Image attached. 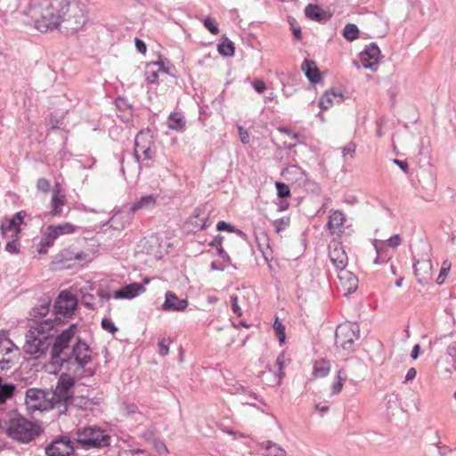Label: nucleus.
I'll return each mask as SVG.
<instances>
[{"instance_id":"nucleus-1","label":"nucleus","mask_w":456,"mask_h":456,"mask_svg":"<svg viewBox=\"0 0 456 456\" xmlns=\"http://www.w3.org/2000/svg\"><path fill=\"white\" fill-rule=\"evenodd\" d=\"M51 299L50 297H44L40 300V305L34 307L30 311L31 320L37 323L36 327H30L26 334V341L23 346L25 354L34 355L35 358H39L45 354L51 347V357L53 363L60 364L69 362L70 357L65 353V349L77 332V325L72 324L68 329L64 330L61 334L56 336L54 330V322L53 319L43 318L49 313Z\"/></svg>"},{"instance_id":"nucleus-2","label":"nucleus","mask_w":456,"mask_h":456,"mask_svg":"<svg viewBox=\"0 0 456 456\" xmlns=\"http://www.w3.org/2000/svg\"><path fill=\"white\" fill-rule=\"evenodd\" d=\"M30 16L36 28L46 33L58 29L65 36L78 32L86 22V6L77 1L31 0Z\"/></svg>"},{"instance_id":"nucleus-3","label":"nucleus","mask_w":456,"mask_h":456,"mask_svg":"<svg viewBox=\"0 0 456 456\" xmlns=\"http://www.w3.org/2000/svg\"><path fill=\"white\" fill-rule=\"evenodd\" d=\"M6 434L12 439L28 443L38 436L40 431L33 422L18 413H13L10 416Z\"/></svg>"},{"instance_id":"nucleus-4","label":"nucleus","mask_w":456,"mask_h":456,"mask_svg":"<svg viewBox=\"0 0 456 456\" xmlns=\"http://www.w3.org/2000/svg\"><path fill=\"white\" fill-rule=\"evenodd\" d=\"M77 441L85 450L102 449L110 445L111 436L104 429L89 426L77 430Z\"/></svg>"},{"instance_id":"nucleus-5","label":"nucleus","mask_w":456,"mask_h":456,"mask_svg":"<svg viewBox=\"0 0 456 456\" xmlns=\"http://www.w3.org/2000/svg\"><path fill=\"white\" fill-rule=\"evenodd\" d=\"M74 385L73 378L68 374H62L59 378L55 389L50 393L54 406H59V408L63 407V409H59L61 413H65L68 404L72 402Z\"/></svg>"},{"instance_id":"nucleus-6","label":"nucleus","mask_w":456,"mask_h":456,"mask_svg":"<svg viewBox=\"0 0 456 456\" xmlns=\"http://www.w3.org/2000/svg\"><path fill=\"white\" fill-rule=\"evenodd\" d=\"M360 337L358 324L346 322L339 324L335 331V344L347 353L354 351V341Z\"/></svg>"},{"instance_id":"nucleus-7","label":"nucleus","mask_w":456,"mask_h":456,"mask_svg":"<svg viewBox=\"0 0 456 456\" xmlns=\"http://www.w3.org/2000/svg\"><path fill=\"white\" fill-rule=\"evenodd\" d=\"M77 305V298L69 291H61L54 303L53 314L55 315L53 322L58 324L61 317H69L74 314Z\"/></svg>"},{"instance_id":"nucleus-8","label":"nucleus","mask_w":456,"mask_h":456,"mask_svg":"<svg viewBox=\"0 0 456 456\" xmlns=\"http://www.w3.org/2000/svg\"><path fill=\"white\" fill-rule=\"evenodd\" d=\"M50 393H46L42 389L28 388L26 392V404L32 411H46L55 408Z\"/></svg>"},{"instance_id":"nucleus-9","label":"nucleus","mask_w":456,"mask_h":456,"mask_svg":"<svg viewBox=\"0 0 456 456\" xmlns=\"http://www.w3.org/2000/svg\"><path fill=\"white\" fill-rule=\"evenodd\" d=\"M134 150L142 153L143 160H151L155 158L153 135L149 128L137 133L134 138Z\"/></svg>"},{"instance_id":"nucleus-10","label":"nucleus","mask_w":456,"mask_h":456,"mask_svg":"<svg viewBox=\"0 0 456 456\" xmlns=\"http://www.w3.org/2000/svg\"><path fill=\"white\" fill-rule=\"evenodd\" d=\"M91 354V347L80 338H77L69 356L70 357V360L73 358L75 362L80 368L84 369L92 361Z\"/></svg>"},{"instance_id":"nucleus-11","label":"nucleus","mask_w":456,"mask_h":456,"mask_svg":"<svg viewBox=\"0 0 456 456\" xmlns=\"http://www.w3.org/2000/svg\"><path fill=\"white\" fill-rule=\"evenodd\" d=\"M73 452L74 447L68 436L56 438L45 447L47 456H71Z\"/></svg>"},{"instance_id":"nucleus-12","label":"nucleus","mask_w":456,"mask_h":456,"mask_svg":"<svg viewBox=\"0 0 456 456\" xmlns=\"http://www.w3.org/2000/svg\"><path fill=\"white\" fill-rule=\"evenodd\" d=\"M379 55V46L375 43H371L360 53V61L364 69H375Z\"/></svg>"},{"instance_id":"nucleus-13","label":"nucleus","mask_w":456,"mask_h":456,"mask_svg":"<svg viewBox=\"0 0 456 456\" xmlns=\"http://www.w3.org/2000/svg\"><path fill=\"white\" fill-rule=\"evenodd\" d=\"M168 73V68L165 67L162 61H151L145 66L144 75L149 84H158L159 76H164Z\"/></svg>"},{"instance_id":"nucleus-14","label":"nucleus","mask_w":456,"mask_h":456,"mask_svg":"<svg viewBox=\"0 0 456 456\" xmlns=\"http://www.w3.org/2000/svg\"><path fill=\"white\" fill-rule=\"evenodd\" d=\"M24 219L23 212H18L14 214L11 218H4L0 224V231L2 235H5L6 232H12L13 234L12 237L18 238V234L20 232V224Z\"/></svg>"},{"instance_id":"nucleus-15","label":"nucleus","mask_w":456,"mask_h":456,"mask_svg":"<svg viewBox=\"0 0 456 456\" xmlns=\"http://www.w3.org/2000/svg\"><path fill=\"white\" fill-rule=\"evenodd\" d=\"M414 273L419 284H426L432 278V263L430 259H421L414 262Z\"/></svg>"},{"instance_id":"nucleus-16","label":"nucleus","mask_w":456,"mask_h":456,"mask_svg":"<svg viewBox=\"0 0 456 456\" xmlns=\"http://www.w3.org/2000/svg\"><path fill=\"white\" fill-rule=\"evenodd\" d=\"M329 256L338 271L346 269L348 257L342 245L335 244L333 247H330Z\"/></svg>"},{"instance_id":"nucleus-17","label":"nucleus","mask_w":456,"mask_h":456,"mask_svg":"<svg viewBox=\"0 0 456 456\" xmlns=\"http://www.w3.org/2000/svg\"><path fill=\"white\" fill-rule=\"evenodd\" d=\"M346 215L340 210H330L327 227L331 234H340L344 232Z\"/></svg>"},{"instance_id":"nucleus-18","label":"nucleus","mask_w":456,"mask_h":456,"mask_svg":"<svg viewBox=\"0 0 456 456\" xmlns=\"http://www.w3.org/2000/svg\"><path fill=\"white\" fill-rule=\"evenodd\" d=\"M188 306L186 299L179 298L172 291H167L165 295V302L162 305V309L167 312L171 311H184Z\"/></svg>"},{"instance_id":"nucleus-19","label":"nucleus","mask_w":456,"mask_h":456,"mask_svg":"<svg viewBox=\"0 0 456 456\" xmlns=\"http://www.w3.org/2000/svg\"><path fill=\"white\" fill-rule=\"evenodd\" d=\"M145 290L143 284L134 282L124 286L120 289L115 290L113 297L115 298L131 299L140 295Z\"/></svg>"},{"instance_id":"nucleus-20","label":"nucleus","mask_w":456,"mask_h":456,"mask_svg":"<svg viewBox=\"0 0 456 456\" xmlns=\"http://www.w3.org/2000/svg\"><path fill=\"white\" fill-rule=\"evenodd\" d=\"M209 211L207 207L195 209V214L191 217V224L199 230H204L212 224L208 218Z\"/></svg>"},{"instance_id":"nucleus-21","label":"nucleus","mask_w":456,"mask_h":456,"mask_svg":"<svg viewBox=\"0 0 456 456\" xmlns=\"http://www.w3.org/2000/svg\"><path fill=\"white\" fill-rule=\"evenodd\" d=\"M338 279L342 286L346 289V294H351L354 292L358 287V279L354 273L344 269L339 271Z\"/></svg>"},{"instance_id":"nucleus-22","label":"nucleus","mask_w":456,"mask_h":456,"mask_svg":"<svg viewBox=\"0 0 456 456\" xmlns=\"http://www.w3.org/2000/svg\"><path fill=\"white\" fill-rule=\"evenodd\" d=\"M305 77L312 84H316L321 81L322 75L319 69L316 67L315 62L311 60H305L301 66Z\"/></svg>"},{"instance_id":"nucleus-23","label":"nucleus","mask_w":456,"mask_h":456,"mask_svg":"<svg viewBox=\"0 0 456 456\" xmlns=\"http://www.w3.org/2000/svg\"><path fill=\"white\" fill-rule=\"evenodd\" d=\"M305 14L306 18L318 22L324 21L330 17L321 6L313 4L306 5Z\"/></svg>"},{"instance_id":"nucleus-24","label":"nucleus","mask_w":456,"mask_h":456,"mask_svg":"<svg viewBox=\"0 0 456 456\" xmlns=\"http://www.w3.org/2000/svg\"><path fill=\"white\" fill-rule=\"evenodd\" d=\"M156 203L157 196L152 194L142 196L130 207V212L135 213L138 210L153 208Z\"/></svg>"},{"instance_id":"nucleus-25","label":"nucleus","mask_w":456,"mask_h":456,"mask_svg":"<svg viewBox=\"0 0 456 456\" xmlns=\"http://www.w3.org/2000/svg\"><path fill=\"white\" fill-rule=\"evenodd\" d=\"M260 449L265 456H287V452L280 444L272 441L260 444Z\"/></svg>"},{"instance_id":"nucleus-26","label":"nucleus","mask_w":456,"mask_h":456,"mask_svg":"<svg viewBox=\"0 0 456 456\" xmlns=\"http://www.w3.org/2000/svg\"><path fill=\"white\" fill-rule=\"evenodd\" d=\"M59 232L54 225H49L46 228L45 233L44 234L40 245L41 248L39 249V253H45V250L43 248H49L53 245L54 240L59 237Z\"/></svg>"},{"instance_id":"nucleus-27","label":"nucleus","mask_w":456,"mask_h":456,"mask_svg":"<svg viewBox=\"0 0 456 456\" xmlns=\"http://www.w3.org/2000/svg\"><path fill=\"white\" fill-rule=\"evenodd\" d=\"M185 124L184 118L178 112L171 113L167 118V126L171 130L183 131Z\"/></svg>"},{"instance_id":"nucleus-28","label":"nucleus","mask_w":456,"mask_h":456,"mask_svg":"<svg viewBox=\"0 0 456 456\" xmlns=\"http://www.w3.org/2000/svg\"><path fill=\"white\" fill-rule=\"evenodd\" d=\"M331 97L337 99L338 102L343 101V94L341 93H337L334 89H331L330 91H327L325 94L320 99V108L322 110L329 109L332 104Z\"/></svg>"},{"instance_id":"nucleus-29","label":"nucleus","mask_w":456,"mask_h":456,"mask_svg":"<svg viewBox=\"0 0 456 456\" xmlns=\"http://www.w3.org/2000/svg\"><path fill=\"white\" fill-rule=\"evenodd\" d=\"M330 370V363L325 358L316 361L314 364V375L318 378L326 377Z\"/></svg>"},{"instance_id":"nucleus-30","label":"nucleus","mask_w":456,"mask_h":456,"mask_svg":"<svg viewBox=\"0 0 456 456\" xmlns=\"http://www.w3.org/2000/svg\"><path fill=\"white\" fill-rule=\"evenodd\" d=\"M64 206V196H59V191L54 190L51 200V215L53 216H60Z\"/></svg>"},{"instance_id":"nucleus-31","label":"nucleus","mask_w":456,"mask_h":456,"mask_svg":"<svg viewBox=\"0 0 456 456\" xmlns=\"http://www.w3.org/2000/svg\"><path fill=\"white\" fill-rule=\"evenodd\" d=\"M347 379V374L345 369H340L336 375V379L331 386V395H335L341 392L343 386Z\"/></svg>"},{"instance_id":"nucleus-32","label":"nucleus","mask_w":456,"mask_h":456,"mask_svg":"<svg viewBox=\"0 0 456 456\" xmlns=\"http://www.w3.org/2000/svg\"><path fill=\"white\" fill-rule=\"evenodd\" d=\"M15 386L11 383L3 384L0 377V404L6 402L7 399L13 396Z\"/></svg>"},{"instance_id":"nucleus-33","label":"nucleus","mask_w":456,"mask_h":456,"mask_svg":"<svg viewBox=\"0 0 456 456\" xmlns=\"http://www.w3.org/2000/svg\"><path fill=\"white\" fill-rule=\"evenodd\" d=\"M344 37L348 41H354L359 37V28L355 24L348 23L343 30Z\"/></svg>"},{"instance_id":"nucleus-34","label":"nucleus","mask_w":456,"mask_h":456,"mask_svg":"<svg viewBox=\"0 0 456 456\" xmlns=\"http://www.w3.org/2000/svg\"><path fill=\"white\" fill-rule=\"evenodd\" d=\"M218 52L223 56H232L234 54V45L232 41L225 39L218 45Z\"/></svg>"},{"instance_id":"nucleus-35","label":"nucleus","mask_w":456,"mask_h":456,"mask_svg":"<svg viewBox=\"0 0 456 456\" xmlns=\"http://www.w3.org/2000/svg\"><path fill=\"white\" fill-rule=\"evenodd\" d=\"M273 330L275 331L276 337L279 339L280 343L282 344L285 341V327L281 322L279 321L278 318L275 319L273 323Z\"/></svg>"},{"instance_id":"nucleus-36","label":"nucleus","mask_w":456,"mask_h":456,"mask_svg":"<svg viewBox=\"0 0 456 456\" xmlns=\"http://www.w3.org/2000/svg\"><path fill=\"white\" fill-rule=\"evenodd\" d=\"M59 232V235L70 234L77 231V227L69 223H63L54 225Z\"/></svg>"},{"instance_id":"nucleus-37","label":"nucleus","mask_w":456,"mask_h":456,"mask_svg":"<svg viewBox=\"0 0 456 456\" xmlns=\"http://www.w3.org/2000/svg\"><path fill=\"white\" fill-rule=\"evenodd\" d=\"M450 269H451V263L448 260L444 261L442 264L440 273L436 280V282L438 285H441L444 283V279L448 275Z\"/></svg>"},{"instance_id":"nucleus-38","label":"nucleus","mask_w":456,"mask_h":456,"mask_svg":"<svg viewBox=\"0 0 456 456\" xmlns=\"http://www.w3.org/2000/svg\"><path fill=\"white\" fill-rule=\"evenodd\" d=\"M275 185L279 198L285 199L290 196V189L286 183L277 182Z\"/></svg>"},{"instance_id":"nucleus-39","label":"nucleus","mask_w":456,"mask_h":456,"mask_svg":"<svg viewBox=\"0 0 456 456\" xmlns=\"http://www.w3.org/2000/svg\"><path fill=\"white\" fill-rule=\"evenodd\" d=\"M274 368L277 369V376H278V382L280 383V381L281 380V379L284 377L285 373L283 371V368H284V356L282 354H280L276 361H275V364H274Z\"/></svg>"},{"instance_id":"nucleus-40","label":"nucleus","mask_w":456,"mask_h":456,"mask_svg":"<svg viewBox=\"0 0 456 456\" xmlns=\"http://www.w3.org/2000/svg\"><path fill=\"white\" fill-rule=\"evenodd\" d=\"M171 343V339L169 338H161L159 341V354L162 356H166L169 352V345Z\"/></svg>"},{"instance_id":"nucleus-41","label":"nucleus","mask_w":456,"mask_h":456,"mask_svg":"<svg viewBox=\"0 0 456 456\" xmlns=\"http://www.w3.org/2000/svg\"><path fill=\"white\" fill-rule=\"evenodd\" d=\"M203 24L205 28L212 34V35H217L219 33V28L216 25L215 20L209 17L206 18L203 20Z\"/></svg>"},{"instance_id":"nucleus-42","label":"nucleus","mask_w":456,"mask_h":456,"mask_svg":"<svg viewBox=\"0 0 456 456\" xmlns=\"http://www.w3.org/2000/svg\"><path fill=\"white\" fill-rule=\"evenodd\" d=\"M101 324H102V328L104 330H106V331H108V332H110L111 334H114L115 332L118 331V328L115 326L113 322L111 320H110V319L103 318L102 320Z\"/></svg>"},{"instance_id":"nucleus-43","label":"nucleus","mask_w":456,"mask_h":456,"mask_svg":"<svg viewBox=\"0 0 456 456\" xmlns=\"http://www.w3.org/2000/svg\"><path fill=\"white\" fill-rule=\"evenodd\" d=\"M230 301L232 305V309L234 314L237 316L242 315V310L239 305V298L237 295H231L230 296Z\"/></svg>"},{"instance_id":"nucleus-44","label":"nucleus","mask_w":456,"mask_h":456,"mask_svg":"<svg viewBox=\"0 0 456 456\" xmlns=\"http://www.w3.org/2000/svg\"><path fill=\"white\" fill-rule=\"evenodd\" d=\"M50 182L46 178L41 177L37 179V188L43 191V192H48L50 191Z\"/></svg>"},{"instance_id":"nucleus-45","label":"nucleus","mask_w":456,"mask_h":456,"mask_svg":"<svg viewBox=\"0 0 456 456\" xmlns=\"http://www.w3.org/2000/svg\"><path fill=\"white\" fill-rule=\"evenodd\" d=\"M289 225V217H282L280 219H277L274 221V226L276 232H280L281 230H283L285 227Z\"/></svg>"},{"instance_id":"nucleus-46","label":"nucleus","mask_w":456,"mask_h":456,"mask_svg":"<svg viewBox=\"0 0 456 456\" xmlns=\"http://www.w3.org/2000/svg\"><path fill=\"white\" fill-rule=\"evenodd\" d=\"M355 149H356V145L354 142L348 143L342 150L343 157L346 159L347 157V155H349L351 158H353Z\"/></svg>"},{"instance_id":"nucleus-47","label":"nucleus","mask_w":456,"mask_h":456,"mask_svg":"<svg viewBox=\"0 0 456 456\" xmlns=\"http://www.w3.org/2000/svg\"><path fill=\"white\" fill-rule=\"evenodd\" d=\"M232 264L225 263L224 261H213L211 263V269L214 271H224L228 266L232 265Z\"/></svg>"},{"instance_id":"nucleus-48","label":"nucleus","mask_w":456,"mask_h":456,"mask_svg":"<svg viewBox=\"0 0 456 456\" xmlns=\"http://www.w3.org/2000/svg\"><path fill=\"white\" fill-rule=\"evenodd\" d=\"M12 240L9 241L5 245V250L9 253H17L18 252V240L13 237Z\"/></svg>"},{"instance_id":"nucleus-49","label":"nucleus","mask_w":456,"mask_h":456,"mask_svg":"<svg viewBox=\"0 0 456 456\" xmlns=\"http://www.w3.org/2000/svg\"><path fill=\"white\" fill-rule=\"evenodd\" d=\"M216 229H217V231H227L230 232H235L234 226H232L231 224H228L224 221L218 222L216 224Z\"/></svg>"},{"instance_id":"nucleus-50","label":"nucleus","mask_w":456,"mask_h":456,"mask_svg":"<svg viewBox=\"0 0 456 456\" xmlns=\"http://www.w3.org/2000/svg\"><path fill=\"white\" fill-rule=\"evenodd\" d=\"M238 132L242 143L247 144L249 142V134L248 131L241 126H238Z\"/></svg>"},{"instance_id":"nucleus-51","label":"nucleus","mask_w":456,"mask_h":456,"mask_svg":"<svg viewBox=\"0 0 456 456\" xmlns=\"http://www.w3.org/2000/svg\"><path fill=\"white\" fill-rule=\"evenodd\" d=\"M254 89L258 93L262 94L265 92L266 86L262 79H257L252 83Z\"/></svg>"},{"instance_id":"nucleus-52","label":"nucleus","mask_w":456,"mask_h":456,"mask_svg":"<svg viewBox=\"0 0 456 456\" xmlns=\"http://www.w3.org/2000/svg\"><path fill=\"white\" fill-rule=\"evenodd\" d=\"M402 240L398 234L393 235L387 240V245L391 248H395L399 246Z\"/></svg>"},{"instance_id":"nucleus-53","label":"nucleus","mask_w":456,"mask_h":456,"mask_svg":"<svg viewBox=\"0 0 456 456\" xmlns=\"http://www.w3.org/2000/svg\"><path fill=\"white\" fill-rule=\"evenodd\" d=\"M447 354L456 362V341L452 342L446 349Z\"/></svg>"},{"instance_id":"nucleus-54","label":"nucleus","mask_w":456,"mask_h":456,"mask_svg":"<svg viewBox=\"0 0 456 456\" xmlns=\"http://www.w3.org/2000/svg\"><path fill=\"white\" fill-rule=\"evenodd\" d=\"M134 44H135V47L139 53H146L147 46H146V44L142 40L136 37L134 39Z\"/></svg>"},{"instance_id":"nucleus-55","label":"nucleus","mask_w":456,"mask_h":456,"mask_svg":"<svg viewBox=\"0 0 456 456\" xmlns=\"http://www.w3.org/2000/svg\"><path fill=\"white\" fill-rule=\"evenodd\" d=\"M217 255L222 258V261H224L225 263L228 264H232L231 257L224 249V248H219V249H217Z\"/></svg>"},{"instance_id":"nucleus-56","label":"nucleus","mask_w":456,"mask_h":456,"mask_svg":"<svg viewBox=\"0 0 456 456\" xmlns=\"http://www.w3.org/2000/svg\"><path fill=\"white\" fill-rule=\"evenodd\" d=\"M393 162L399 167L404 173L409 171V165L405 160L394 159Z\"/></svg>"},{"instance_id":"nucleus-57","label":"nucleus","mask_w":456,"mask_h":456,"mask_svg":"<svg viewBox=\"0 0 456 456\" xmlns=\"http://www.w3.org/2000/svg\"><path fill=\"white\" fill-rule=\"evenodd\" d=\"M224 237L221 235H217L213 239V240L209 243L210 246L216 247V250L219 249V248H223L222 242H223Z\"/></svg>"},{"instance_id":"nucleus-58","label":"nucleus","mask_w":456,"mask_h":456,"mask_svg":"<svg viewBox=\"0 0 456 456\" xmlns=\"http://www.w3.org/2000/svg\"><path fill=\"white\" fill-rule=\"evenodd\" d=\"M12 362L9 359L3 358L0 360V370H8L11 369Z\"/></svg>"},{"instance_id":"nucleus-59","label":"nucleus","mask_w":456,"mask_h":456,"mask_svg":"<svg viewBox=\"0 0 456 456\" xmlns=\"http://www.w3.org/2000/svg\"><path fill=\"white\" fill-rule=\"evenodd\" d=\"M417 370L415 368H410L407 370L404 382L411 381L416 378Z\"/></svg>"},{"instance_id":"nucleus-60","label":"nucleus","mask_w":456,"mask_h":456,"mask_svg":"<svg viewBox=\"0 0 456 456\" xmlns=\"http://www.w3.org/2000/svg\"><path fill=\"white\" fill-rule=\"evenodd\" d=\"M6 341L8 342L9 344H11L12 346H14L12 344V342L8 338V336H7V332L4 331V330H1L0 331V346H2V344Z\"/></svg>"},{"instance_id":"nucleus-61","label":"nucleus","mask_w":456,"mask_h":456,"mask_svg":"<svg viewBox=\"0 0 456 456\" xmlns=\"http://www.w3.org/2000/svg\"><path fill=\"white\" fill-rule=\"evenodd\" d=\"M419 352H420V346L417 344L413 346V348L411 350V358L417 359L419 357Z\"/></svg>"},{"instance_id":"nucleus-62","label":"nucleus","mask_w":456,"mask_h":456,"mask_svg":"<svg viewBox=\"0 0 456 456\" xmlns=\"http://www.w3.org/2000/svg\"><path fill=\"white\" fill-rule=\"evenodd\" d=\"M134 159L136 162V164L138 165V168L141 169V166H140V163L142 160H143L142 158H141V152H137V151H134Z\"/></svg>"},{"instance_id":"nucleus-63","label":"nucleus","mask_w":456,"mask_h":456,"mask_svg":"<svg viewBox=\"0 0 456 456\" xmlns=\"http://www.w3.org/2000/svg\"><path fill=\"white\" fill-rule=\"evenodd\" d=\"M291 26H292V31H293L294 37L297 39H300L301 38V29H300V28L299 27L296 28L293 25H291Z\"/></svg>"},{"instance_id":"nucleus-64","label":"nucleus","mask_w":456,"mask_h":456,"mask_svg":"<svg viewBox=\"0 0 456 456\" xmlns=\"http://www.w3.org/2000/svg\"><path fill=\"white\" fill-rule=\"evenodd\" d=\"M98 295L102 300H109L110 298V295L109 293L104 292L103 290H99Z\"/></svg>"}]
</instances>
